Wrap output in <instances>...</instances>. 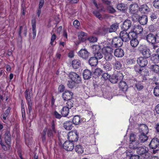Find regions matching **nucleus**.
Here are the masks:
<instances>
[{
    "label": "nucleus",
    "instance_id": "27",
    "mask_svg": "<svg viewBox=\"0 0 159 159\" xmlns=\"http://www.w3.org/2000/svg\"><path fill=\"white\" fill-rule=\"evenodd\" d=\"M139 23L142 25H146L148 21V18L147 16L146 15H143L140 17L139 20Z\"/></svg>",
    "mask_w": 159,
    "mask_h": 159
},
{
    "label": "nucleus",
    "instance_id": "28",
    "mask_svg": "<svg viewBox=\"0 0 159 159\" xmlns=\"http://www.w3.org/2000/svg\"><path fill=\"white\" fill-rule=\"evenodd\" d=\"M78 39L82 42L85 41L86 39V33L83 32H80L78 34Z\"/></svg>",
    "mask_w": 159,
    "mask_h": 159
},
{
    "label": "nucleus",
    "instance_id": "4",
    "mask_svg": "<svg viewBox=\"0 0 159 159\" xmlns=\"http://www.w3.org/2000/svg\"><path fill=\"white\" fill-rule=\"evenodd\" d=\"M78 138V134L76 130L69 132L68 134V139L72 143L76 142Z\"/></svg>",
    "mask_w": 159,
    "mask_h": 159
},
{
    "label": "nucleus",
    "instance_id": "59",
    "mask_svg": "<svg viewBox=\"0 0 159 159\" xmlns=\"http://www.w3.org/2000/svg\"><path fill=\"white\" fill-rule=\"evenodd\" d=\"M102 76L105 80H107L110 79V76L107 73H105L103 74Z\"/></svg>",
    "mask_w": 159,
    "mask_h": 159
},
{
    "label": "nucleus",
    "instance_id": "64",
    "mask_svg": "<svg viewBox=\"0 0 159 159\" xmlns=\"http://www.w3.org/2000/svg\"><path fill=\"white\" fill-rule=\"evenodd\" d=\"M139 156L138 155H135L134 153L129 158V159H139Z\"/></svg>",
    "mask_w": 159,
    "mask_h": 159
},
{
    "label": "nucleus",
    "instance_id": "34",
    "mask_svg": "<svg viewBox=\"0 0 159 159\" xmlns=\"http://www.w3.org/2000/svg\"><path fill=\"white\" fill-rule=\"evenodd\" d=\"M72 122L75 125L79 124L80 123V116L78 115L75 116L73 118Z\"/></svg>",
    "mask_w": 159,
    "mask_h": 159
},
{
    "label": "nucleus",
    "instance_id": "45",
    "mask_svg": "<svg viewBox=\"0 0 159 159\" xmlns=\"http://www.w3.org/2000/svg\"><path fill=\"white\" fill-rule=\"evenodd\" d=\"M118 81L122 80L123 78L122 74L121 72H118L116 75H115Z\"/></svg>",
    "mask_w": 159,
    "mask_h": 159
},
{
    "label": "nucleus",
    "instance_id": "63",
    "mask_svg": "<svg viewBox=\"0 0 159 159\" xmlns=\"http://www.w3.org/2000/svg\"><path fill=\"white\" fill-rule=\"evenodd\" d=\"M58 90L60 92H62L65 90V87L63 85H60L59 86Z\"/></svg>",
    "mask_w": 159,
    "mask_h": 159
},
{
    "label": "nucleus",
    "instance_id": "52",
    "mask_svg": "<svg viewBox=\"0 0 159 159\" xmlns=\"http://www.w3.org/2000/svg\"><path fill=\"white\" fill-rule=\"evenodd\" d=\"M10 112V110L8 109L6 110L5 111L4 113L2 115V118H3L5 120L6 119L7 117V116L9 113Z\"/></svg>",
    "mask_w": 159,
    "mask_h": 159
},
{
    "label": "nucleus",
    "instance_id": "9",
    "mask_svg": "<svg viewBox=\"0 0 159 159\" xmlns=\"http://www.w3.org/2000/svg\"><path fill=\"white\" fill-rule=\"evenodd\" d=\"M63 148L66 150L68 151H71L74 148L73 143L69 141H66L63 144Z\"/></svg>",
    "mask_w": 159,
    "mask_h": 159
},
{
    "label": "nucleus",
    "instance_id": "5",
    "mask_svg": "<svg viewBox=\"0 0 159 159\" xmlns=\"http://www.w3.org/2000/svg\"><path fill=\"white\" fill-rule=\"evenodd\" d=\"M119 37L123 42H129L130 39L129 33L127 32L126 30H123L120 32Z\"/></svg>",
    "mask_w": 159,
    "mask_h": 159
},
{
    "label": "nucleus",
    "instance_id": "42",
    "mask_svg": "<svg viewBox=\"0 0 159 159\" xmlns=\"http://www.w3.org/2000/svg\"><path fill=\"white\" fill-rule=\"evenodd\" d=\"M102 73V70L99 68H97L93 72V75H95V77L97 78Z\"/></svg>",
    "mask_w": 159,
    "mask_h": 159
},
{
    "label": "nucleus",
    "instance_id": "50",
    "mask_svg": "<svg viewBox=\"0 0 159 159\" xmlns=\"http://www.w3.org/2000/svg\"><path fill=\"white\" fill-rule=\"evenodd\" d=\"M56 133H54L53 130L51 129H49L48 131V136L50 138H52L53 137V135Z\"/></svg>",
    "mask_w": 159,
    "mask_h": 159
},
{
    "label": "nucleus",
    "instance_id": "19",
    "mask_svg": "<svg viewBox=\"0 0 159 159\" xmlns=\"http://www.w3.org/2000/svg\"><path fill=\"white\" fill-rule=\"evenodd\" d=\"M5 139L6 143L9 148L10 147V141L11 140V135L9 131H7L5 134Z\"/></svg>",
    "mask_w": 159,
    "mask_h": 159
},
{
    "label": "nucleus",
    "instance_id": "54",
    "mask_svg": "<svg viewBox=\"0 0 159 159\" xmlns=\"http://www.w3.org/2000/svg\"><path fill=\"white\" fill-rule=\"evenodd\" d=\"M153 5L156 8H159V0H155L153 2Z\"/></svg>",
    "mask_w": 159,
    "mask_h": 159
},
{
    "label": "nucleus",
    "instance_id": "25",
    "mask_svg": "<svg viewBox=\"0 0 159 159\" xmlns=\"http://www.w3.org/2000/svg\"><path fill=\"white\" fill-rule=\"evenodd\" d=\"M119 87L123 92L126 91L128 89V86L126 83L124 81H120L119 84Z\"/></svg>",
    "mask_w": 159,
    "mask_h": 159
},
{
    "label": "nucleus",
    "instance_id": "1",
    "mask_svg": "<svg viewBox=\"0 0 159 159\" xmlns=\"http://www.w3.org/2000/svg\"><path fill=\"white\" fill-rule=\"evenodd\" d=\"M104 54V58L107 61H111L113 57L112 54L113 49L111 47L107 46L102 48Z\"/></svg>",
    "mask_w": 159,
    "mask_h": 159
},
{
    "label": "nucleus",
    "instance_id": "38",
    "mask_svg": "<svg viewBox=\"0 0 159 159\" xmlns=\"http://www.w3.org/2000/svg\"><path fill=\"white\" fill-rule=\"evenodd\" d=\"M118 10L120 11H124L126 10V7L124 3H120L118 4L117 6Z\"/></svg>",
    "mask_w": 159,
    "mask_h": 159
},
{
    "label": "nucleus",
    "instance_id": "3",
    "mask_svg": "<svg viewBox=\"0 0 159 159\" xmlns=\"http://www.w3.org/2000/svg\"><path fill=\"white\" fill-rule=\"evenodd\" d=\"M140 52L142 54L144 57L148 58L151 56L150 50L145 45H141L139 48Z\"/></svg>",
    "mask_w": 159,
    "mask_h": 159
},
{
    "label": "nucleus",
    "instance_id": "37",
    "mask_svg": "<svg viewBox=\"0 0 159 159\" xmlns=\"http://www.w3.org/2000/svg\"><path fill=\"white\" fill-rule=\"evenodd\" d=\"M114 67L115 69L119 70L122 68V65L120 61L116 60L114 64Z\"/></svg>",
    "mask_w": 159,
    "mask_h": 159
},
{
    "label": "nucleus",
    "instance_id": "47",
    "mask_svg": "<svg viewBox=\"0 0 159 159\" xmlns=\"http://www.w3.org/2000/svg\"><path fill=\"white\" fill-rule=\"evenodd\" d=\"M153 93L156 96H159V86H156L154 89Z\"/></svg>",
    "mask_w": 159,
    "mask_h": 159
},
{
    "label": "nucleus",
    "instance_id": "15",
    "mask_svg": "<svg viewBox=\"0 0 159 159\" xmlns=\"http://www.w3.org/2000/svg\"><path fill=\"white\" fill-rule=\"evenodd\" d=\"M73 93L69 91H66L62 94V98L64 100H67L71 99Z\"/></svg>",
    "mask_w": 159,
    "mask_h": 159
},
{
    "label": "nucleus",
    "instance_id": "33",
    "mask_svg": "<svg viewBox=\"0 0 159 159\" xmlns=\"http://www.w3.org/2000/svg\"><path fill=\"white\" fill-rule=\"evenodd\" d=\"M92 51L93 54L98 52L102 51V48L101 49V46L99 45H94L92 46Z\"/></svg>",
    "mask_w": 159,
    "mask_h": 159
},
{
    "label": "nucleus",
    "instance_id": "29",
    "mask_svg": "<svg viewBox=\"0 0 159 159\" xmlns=\"http://www.w3.org/2000/svg\"><path fill=\"white\" fill-rule=\"evenodd\" d=\"M98 60L95 57H92L89 59V62L91 66H95L97 64Z\"/></svg>",
    "mask_w": 159,
    "mask_h": 159
},
{
    "label": "nucleus",
    "instance_id": "55",
    "mask_svg": "<svg viewBox=\"0 0 159 159\" xmlns=\"http://www.w3.org/2000/svg\"><path fill=\"white\" fill-rule=\"evenodd\" d=\"M158 47L157 45H153L152 47L151 48V51H152L153 52H157V49L158 48Z\"/></svg>",
    "mask_w": 159,
    "mask_h": 159
},
{
    "label": "nucleus",
    "instance_id": "61",
    "mask_svg": "<svg viewBox=\"0 0 159 159\" xmlns=\"http://www.w3.org/2000/svg\"><path fill=\"white\" fill-rule=\"evenodd\" d=\"M107 9L109 12L111 13H113L116 11L115 9L111 6L108 7L107 8Z\"/></svg>",
    "mask_w": 159,
    "mask_h": 159
},
{
    "label": "nucleus",
    "instance_id": "7",
    "mask_svg": "<svg viewBox=\"0 0 159 159\" xmlns=\"http://www.w3.org/2000/svg\"><path fill=\"white\" fill-rule=\"evenodd\" d=\"M111 44L113 46L115 47H120L122 45L123 43L120 37H115L113 39Z\"/></svg>",
    "mask_w": 159,
    "mask_h": 159
},
{
    "label": "nucleus",
    "instance_id": "24",
    "mask_svg": "<svg viewBox=\"0 0 159 159\" xmlns=\"http://www.w3.org/2000/svg\"><path fill=\"white\" fill-rule=\"evenodd\" d=\"M92 75L91 71L88 69L85 70L83 73V78L84 79L88 80L90 79Z\"/></svg>",
    "mask_w": 159,
    "mask_h": 159
},
{
    "label": "nucleus",
    "instance_id": "57",
    "mask_svg": "<svg viewBox=\"0 0 159 159\" xmlns=\"http://www.w3.org/2000/svg\"><path fill=\"white\" fill-rule=\"evenodd\" d=\"M49 129H51L54 133H56V131L55 129V124L53 121H52L51 123V127Z\"/></svg>",
    "mask_w": 159,
    "mask_h": 159
},
{
    "label": "nucleus",
    "instance_id": "40",
    "mask_svg": "<svg viewBox=\"0 0 159 159\" xmlns=\"http://www.w3.org/2000/svg\"><path fill=\"white\" fill-rule=\"evenodd\" d=\"M139 44L138 40L136 39H133L130 41V44L133 47H136Z\"/></svg>",
    "mask_w": 159,
    "mask_h": 159
},
{
    "label": "nucleus",
    "instance_id": "17",
    "mask_svg": "<svg viewBox=\"0 0 159 159\" xmlns=\"http://www.w3.org/2000/svg\"><path fill=\"white\" fill-rule=\"evenodd\" d=\"M114 55L118 57H122L124 55L123 50L120 48L116 49L114 51Z\"/></svg>",
    "mask_w": 159,
    "mask_h": 159
},
{
    "label": "nucleus",
    "instance_id": "53",
    "mask_svg": "<svg viewBox=\"0 0 159 159\" xmlns=\"http://www.w3.org/2000/svg\"><path fill=\"white\" fill-rule=\"evenodd\" d=\"M32 31H36V22L35 20H33L31 21Z\"/></svg>",
    "mask_w": 159,
    "mask_h": 159
},
{
    "label": "nucleus",
    "instance_id": "20",
    "mask_svg": "<svg viewBox=\"0 0 159 159\" xmlns=\"http://www.w3.org/2000/svg\"><path fill=\"white\" fill-rule=\"evenodd\" d=\"M147 134H140L139 135L138 141L140 143H143L148 140V137Z\"/></svg>",
    "mask_w": 159,
    "mask_h": 159
},
{
    "label": "nucleus",
    "instance_id": "21",
    "mask_svg": "<svg viewBox=\"0 0 159 159\" xmlns=\"http://www.w3.org/2000/svg\"><path fill=\"white\" fill-rule=\"evenodd\" d=\"M143 28L140 25H133V30L134 31L138 34H141L143 31Z\"/></svg>",
    "mask_w": 159,
    "mask_h": 159
},
{
    "label": "nucleus",
    "instance_id": "13",
    "mask_svg": "<svg viewBox=\"0 0 159 159\" xmlns=\"http://www.w3.org/2000/svg\"><path fill=\"white\" fill-rule=\"evenodd\" d=\"M139 132L140 134H147L148 133V129L145 124L141 125L139 127Z\"/></svg>",
    "mask_w": 159,
    "mask_h": 159
},
{
    "label": "nucleus",
    "instance_id": "23",
    "mask_svg": "<svg viewBox=\"0 0 159 159\" xmlns=\"http://www.w3.org/2000/svg\"><path fill=\"white\" fill-rule=\"evenodd\" d=\"M72 65L74 69L78 68L81 66V61L78 59L74 60L72 61Z\"/></svg>",
    "mask_w": 159,
    "mask_h": 159
},
{
    "label": "nucleus",
    "instance_id": "26",
    "mask_svg": "<svg viewBox=\"0 0 159 159\" xmlns=\"http://www.w3.org/2000/svg\"><path fill=\"white\" fill-rule=\"evenodd\" d=\"M149 68L153 72L156 74L159 73V66L158 65H151L150 66Z\"/></svg>",
    "mask_w": 159,
    "mask_h": 159
},
{
    "label": "nucleus",
    "instance_id": "44",
    "mask_svg": "<svg viewBox=\"0 0 159 159\" xmlns=\"http://www.w3.org/2000/svg\"><path fill=\"white\" fill-rule=\"evenodd\" d=\"M94 54L95 57L98 59H100L103 57V56L102 51L98 52Z\"/></svg>",
    "mask_w": 159,
    "mask_h": 159
},
{
    "label": "nucleus",
    "instance_id": "30",
    "mask_svg": "<svg viewBox=\"0 0 159 159\" xmlns=\"http://www.w3.org/2000/svg\"><path fill=\"white\" fill-rule=\"evenodd\" d=\"M75 151L79 154H81L84 152V148L80 145H76L75 148Z\"/></svg>",
    "mask_w": 159,
    "mask_h": 159
},
{
    "label": "nucleus",
    "instance_id": "16",
    "mask_svg": "<svg viewBox=\"0 0 159 159\" xmlns=\"http://www.w3.org/2000/svg\"><path fill=\"white\" fill-rule=\"evenodd\" d=\"M148 151V148L145 146H143L137 149V152L139 154L142 155L146 153Z\"/></svg>",
    "mask_w": 159,
    "mask_h": 159
},
{
    "label": "nucleus",
    "instance_id": "41",
    "mask_svg": "<svg viewBox=\"0 0 159 159\" xmlns=\"http://www.w3.org/2000/svg\"><path fill=\"white\" fill-rule=\"evenodd\" d=\"M135 87L138 91H140L144 88L143 85L140 82H138L135 84Z\"/></svg>",
    "mask_w": 159,
    "mask_h": 159
},
{
    "label": "nucleus",
    "instance_id": "2",
    "mask_svg": "<svg viewBox=\"0 0 159 159\" xmlns=\"http://www.w3.org/2000/svg\"><path fill=\"white\" fill-rule=\"evenodd\" d=\"M130 141L129 147V148L135 149L139 146V142L137 140L135 135L133 134H131L130 135Z\"/></svg>",
    "mask_w": 159,
    "mask_h": 159
},
{
    "label": "nucleus",
    "instance_id": "18",
    "mask_svg": "<svg viewBox=\"0 0 159 159\" xmlns=\"http://www.w3.org/2000/svg\"><path fill=\"white\" fill-rule=\"evenodd\" d=\"M150 10V8L146 4L141 5L139 8V11L142 13H147Z\"/></svg>",
    "mask_w": 159,
    "mask_h": 159
},
{
    "label": "nucleus",
    "instance_id": "32",
    "mask_svg": "<svg viewBox=\"0 0 159 159\" xmlns=\"http://www.w3.org/2000/svg\"><path fill=\"white\" fill-rule=\"evenodd\" d=\"M118 24L117 23L112 24L109 28V32L111 33L115 32L118 28Z\"/></svg>",
    "mask_w": 159,
    "mask_h": 159
},
{
    "label": "nucleus",
    "instance_id": "6",
    "mask_svg": "<svg viewBox=\"0 0 159 159\" xmlns=\"http://www.w3.org/2000/svg\"><path fill=\"white\" fill-rule=\"evenodd\" d=\"M69 76L71 80L74 81L76 84H78L81 82L80 77L76 73L71 72L69 74Z\"/></svg>",
    "mask_w": 159,
    "mask_h": 159
},
{
    "label": "nucleus",
    "instance_id": "56",
    "mask_svg": "<svg viewBox=\"0 0 159 159\" xmlns=\"http://www.w3.org/2000/svg\"><path fill=\"white\" fill-rule=\"evenodd\" d=\"M129 33L130 34V35L133 39L136 38V37H137V34H138L137 33L133 30L132 32H131Z\"/></svg>",
    "mask_w": 159,
    "mask_h": 159
},
{
    "label": "nucleus",
    "instance_id": "22",
    "mask_svg": "<svg viewBox=\"0 0 159 159\" xmlns=\"http://www.w3.org/2000/svg\"><path fill=\"white\" fill-rule=\"evenodd\" d=\"M72 124V122L70 121H66L63 124V127L66 129L70 130L73 127Z\"/></svg>",
    "mask_w": 159,
    "mask_h": 159
},
{
    "label": "nucleus",
    "instance_id": "31",
    "mask_svg": "<svg viewBox=\"0 0 159 159\" xmlns=\"http://www.w3.org/2000/svg\"><path fill=\"white\" fill-rule=\"evenodd\" d=\"M69 109L66 106L63 107L61 112L62 116L64 117L67 116L69 113Z\"/></svg>",
    "mask_w": 159,
    "mask_h": 159
},
{
    "label": "nucleus",
    "instance_id": "12",
    "mask_svg": "<svg viewBox=\"0 0 159 159\" xmlns=\"http://www.w3.org/2000/svg\"><path fill=\"white\" fill-rule=\"evenodd\" d=\"M159 144V139L155 138L152 139L149 144L150 148L154 149L157 148Z\"/></svg>",
    "mask_w": 159,
    "mask_h": 159
},
{
    "label": "nucleus",
    "instance_id": "46",
    "mask_svg": "<svg viewBox=\"0 0 159 159\" xmlns=\"http://www.w3.org/2000/svg\"><path fill=\"white\" fill-rule=\"evenodd\" d=\"M77 84L74 82V81L71 80L68 81L67 85L69 88H72L75 86V84Z\"/></svg>",
    "mask_w": 159,
    "mask_h": 159
},
{
    "label": "nucleus",
    "instance_id": "51",
    "mask_svg": "<svg viewBox=\"0 0 159 159\" xmlns=\"http://www.w3.org/2000/svg\"><path fill=\"white\" fill-rule=\"evenodd\" d=\"M141 66L139 65L135 66L134 67V69L136 72L140 73L142 70L141 69Z\"/></svg>",
    "mask_w": 159,
    "mask_h": 159
},
{
    "label": "nucleus",
    "instance_id": "10",
    "mask_svg": "<svg viewBox=\"0 0 159 159\" xmlns=\"http://www.w3.org/2000/svg\"><path fill=\"white\" fill-rule=\"evenodd\" d=\"M137 63L141 67H144L148 63V61L147 58L144 57H140L137 59Z\"/></svg>",
    "mask_w": 159,
    "mask_h": 159
},
{
    "label": "nucleus",
    "instance_id": "8",
    "mask_svg": "<svg viewBox=\"0 0 159 159\" xmlns=\"http://www.w3.org/2000/svg\"><path fill=\"white\" fill-rule=\"evenodd\" d=\"M78 56L82 58L87 59L89 56V53L85 49H81L78 53Z\"/></svg>",
    "mask_w": 159,
    "mask_h": 159
},
{
    "label": "nucleus",
    "instance_id": "62",
    "mask_svg": "<svg viewBox=\"0 0 159 159\" xmlns=\"http://www.w3.org/2000/svg\"><path fill=\"white\" fill-rule=\"evenodd\" d=\"M93 14L94 15L98 18L100 19L102 18V16L97 11H94L93 12Z\"/></svg>",
    "mask_w": 159,
    "mask_h": 159
},
{
    "label": "nucleus",
    "instance_id": "36",
    "mask_svg": "<svg viewBox=\"0 0 159 159\" xmlns=\"http://www.w3.org/2000/svg\"><path fill=\"white\" fill-rule=\"evenodd\" d=\"M30 92H29V90L27 89L25 92V96L27 101V103L30 101H32L31 100V94L30 93Z\"/></svg>",
    "mask_w": 159,
    "mask_h": 159
},
{
    "label": "nucleus",
    "instance_id": "35",
    "mask_svg": "<svg viewBox=\"0 0 159 159\" xmlns=\"http://www.w3.org/2000/svg\"><path fill=\"white\" fill-rule=\"evenodd\" d=\"M151 60L154 63H157L159 62V56L157 54H152Z\"/></svg>",
    "mask_w": 159,
    "mask_h": 159
},
{
    "label": "nucleus",
    "instance_id": "11",
    "mask_svg": "<svg viewBox=\"0 0 159 159\" xmlns=\"http://www.w3.org/2000/svg\"><path fill=\"white\" fill-rule=\"evenodd\" d=\"M131 25V21L127 19L123 22L121 27V29L122 30L127 31L130 29Z\"/></svg>",
    "mask_w": 159,
    "mask_h": 159
},
{
    "label": "nucleus",
    "instance_id": "48",
    "mask_svg": "<svg viewBox=\"0 0 159 159\" xmlns=\"http://www.w3.org/2000/svg\"><path fill=\"white\" fill-rule=\"evenodd\" d=\"M87 40L90 43H95L97 41V39L96 37L93 36H91L87 39Z\"/></svg>",
    "mask_w": 159,
    "mask_h": 159
},
{
    "label": "nucleus",
    "instance_id": "58",
    "mask_svg": "<svg viewBox=\"0 0 159 159\" xmlns=\"http://www.w3.org/2000/svg\"><path fill=\"white\" fill-rule=\"evenodd\" d=\"M139 16L136 14H134L132 16V20L134 21L139 20Z\"/></svg>",
    "mask_w": 159,
    "mask_h": 159
},
{
    "label": "nucleus",
    "instance_id": "14",
    "mask_svg": "<svg viewBox=\"0 0 159 159\" xmlns=\"http://www.w3.org/2000/svg\"><path fill=\"white\" fill-rule=\"evenodd\" d=\"M156 36L152 34H149L146 37V39L149 43H154L156 42Z\"/></svg>",
    "mask_w": 159,
    "mask_h": 159
},
{
    "label": "nucleus",
    "instance_id": "43",
    "mask_svg": "<svg viewBox=\"0 0 159 159\" xmlns=\"http://www.w3.org/2000/svg\"><path fill=\"white\" fill-rule=\"evenodd\" d=\"M67 100V102L66 103V107L68 109H70L73 107V101L71 99Z\"/></svg>",
    "mask_w": 159,
    "mask_h": 159
},
{
    "label": "nucleus",
    "instance_id": "60",
    "mask_svg": "<svg viewBox=\"0 0 159 159\" xmlns=\"http://www.w3.org/2000/svg\"><path fill=\"white\" fill-rule=\"evenodd\" d=\"M73 24L75 28H78L80 24L78 20H75L73 22Z\"/></svg>",
    "mask_w": 159,
    "mask_h": 159
},
{
    "label": "nucleus",
    "instance_id": "39",
    "mask_svg": "<svg viewBox=\"0 0 159 159\" xmlns=\"http://www.w3.org/2000/svg\"><path fill=\"white\" fill-rule=\"evenodd\" d=\"M103 67L104 70L107 71L111 70L112 69V66L111 64L109 62L106 63L103 66Z\"/></svg>",
    "mask_w": 159,
    "mask_h": 159
},
{
    "label": "nucleus",
    "instance_id": "49",
    "mask_svg": "<svg viewBox=\"0 0 159 159\" xmlns=\"http://www.w3.org/2000/svg\"><path fill=\"white\" fill-rule=\"evenodd\" d=\"M109 80L113 84L116 83L118 82L115 75H113L111 76V78H110Z\"/></svg>",
    "mask_w": 159,
    "mask_h": 159
}]
</instances>
